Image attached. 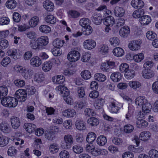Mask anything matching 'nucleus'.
<instances>
[{"mask_svg":"<svg viewBox=\"0 0 158 158\" xmlns=\"http://www.w3.org/2000/svg\"><path fill=\"white\" fill-rule=\"evenodd\" d=\"M48 43V37L46 36H42L38 38L35 40L31 41L30 45L34 49H40L47 45Z\"/></svg>","mask_w":158,"mask_h":158,"instance_id":"1","label":"nucleus"},{"mask_svg":"<svg viewBox=\"0 0 158 158\" xmlns=\"http://www.w3.org/2000/svg\"><path fill=\"white\" fill-rule=\"evenodd\" d=\"M64 143L63 146L64 149H68L71 147V145L73 142L72 136L69 134L65 135L64 137Z\"/></svg>","mask_w":158,"mask_h":158,"instance_id":"2","label":"nucleus"},{"mask_svg":"<svg viewBox=\"0 0 158 158\" xmlns=\"http://www.w3.org/2000/svg\"><path fill=\"white\" fill-rule=\"evenodd\" d=\"M80 57L79 52L76 50L72 51L68 54L67 58L70 61L73 62L78 60Z\"/></svg>","mask_w":158,"mask_h":158,"instance_id":"3","label":"nucleus"},{"mask_svg":"<svg viewBox=\"0 0 158 158\" xmlns=\"http://www.w3.org/2000/svg\"><path fill=\"white\" fill-rule=\"evenodd\" d=\"M115 67V63L113 61H107L106 62L102 64L101 65V69L104 72H108L110 69Z\"/></svg>","mask_w":158,"mask_h":158,"instance_id":"4","label":"nucleus"},{"mask_svg":"<svg viewBox=\"0 0 158 158\" xmlns=\"http://www.w3.org/2000/svg\"><path fill=\"white\" fill-rule=\"evenodd\" d=\"M142 77L145 79H149L153 78L155 75L154 71L150 69H144L142 72Z\"/></svg>","mask_w":158,"mask_h":158,"instance_id":"5","label":"nucleus"},{"mask_svg":"<svg viewBox=\"0 0 158 158\" xmlns=\"http://www.w3.org/2000/svg\"><path fill=\"white\" fill-rule=\"evenodd\" d=\"M24 89H19L17 90L15 94L18 101L20 102H24L27 98V95Z\"/></svg>","mask_w":158,"mask_h":158,"instance_id":"6","label":"nucleus"},{"mask_svg":"<svg viewBox=\"0 0 158 158\" xmlns=\"http://www.w3.org/2000/svg\"><path fill=\"white\" fill-rule=\"evenodd\" d=\"M142 42L140 40H133L129 44V48L132 51H135L140 48Z\"/></svg>","mask_w":158,"mask_h":158,"instance_id":"7","label":"nucleus"},{"mask_svg":"<svg viewBox=\"0 0 158 158\" xmlns=\"http://www.w3.org/2000/svg\"><path fill=\"white\" fill-rule=\"evenodd\" d=\"M107 151L104 149H101L99 148H93L91 154L94 156H97L100 155H107Z\"/></svg>","mask_w":158,"mask_h":158,"instance_id":"8","label":"nucleus"},{"mask_svg":"<svg viewBox=\"0 0 158 158\" xmlns=\"http://www.w3.org/2000/svg\"><path fill=\"white\" fill-rule=\"evenodd\" d=\"M84 47L86 49L90 50L95 48L96 45L95 41L92 39L86 40L84 43Z\"/></svg>","mask_w":158,"mask_h":158,"instance_id":"9","label":"nucleus"},{"mask_svg":"<svg viewBox=\"0 0 158 158\" xmlns=\"http://www.w3.org/2000/svg\"><path fill=\"white\" fill-rule=\"evenodd\" d=\"M7 52L8 55L15 60L19 58L21 56V54L19 51L15 49H10Z\"/></svg>","mask_w":158,"mask_h":158,"instance_id":"10","label":"nucleus"},{"mask_svg":"<svg viewBox=\"0 0 158 158\" xmlns=\"http://www.w3.org/2000/svg\"><path fill=\"white\" fill-rule=\"evenodd\" d=\"M11 125L12 128L15 129H17L20 126V121L19 118L13 116L10 119Z\"/></svg>","mask_w":158,"mask_h":158,"instance_id":"11","label":"nucleus"},{"mask_svg":"<svg viewBox=\"0 0 158 158\" xmlns=\"http://www.w3.org/2000/svg\"><path fill=\"white\" fill-rule=\"evenodd\" d=\"M56 90L60 91V94L64 97L65 96H68L69 95V90L64 86L59 85L56 87Z\"/></svg>","mask_w":158,"mask_h":158,"instance_id":"12","label":"nucleus"},{"mask_svg":"<svg viewBox=\"0 0 158 158\" xmlns=\"http://www.w3.org/2000/svg\"><path fill=\"white\" fill-rule=\"evenodd\" d=\"M64 116L67 118H72L76 114V112L74 109H67L62 112Z\"/></svg>","mask_w":158,"mask_h":158,"instance_id":"13","label":"nucleus"},{"mask_svg":"<svg viewBox=\"0 0 158 158\" xmlns=\"http://www.w3.org/2000/svg\"><path fill=\"white\" fill-rule=\"evenodd\" d=\"M130 33V29L128 26L122 27L119 31V35L122 37H127Z\"/></svg>","mask_w":158,"mask_h":158,"instance_id":"14","label":"nucleus"},{"mask_svg":"<svg viewBox=\"0 0 158 158\" xmlns=\"http://www.w3.org/2000/svg\"><path fill=\"white\" fill-rule=\"evenodd\" d=\"M0 130L6 133H9L11 131L9 125L5 122H2L0 124Z\"/></svg>","mask_w":158,"mask_h":158,"instance_id":"15","label":"nucleus"},{"mask_svg":"<svg viewBox=\"0 0 158 158\" xmlns=\"http://www.w3.org/2000/svg\"><path fill=\"white\" fill-rule=\"evenodd\" d=\"M43 6L44 8L48 11H52L54 9V5L53 3L49 0H46L43 2Z\"/></svg>","mask_w":158,"mask_h":158,"instance_id":"16","label":"nucleus"},{"mask_svg":"<svg viewBox=\"0 0 158 158\" xmlns=\"http://www.w3.org/2000/svg\"><path fill=\"white\" fill-rule=\"evenodd\" d=\"M131 4L132 6L135 9L142 8L144 5L143 2L141 0H132Z\"/></svg>","mask_w":158,"mask_h":158,"instance_id":"17","label":"nucleus"},{"mask_svg":"<svg viewBox=\"0 0 158 158\" xmlns=\"http://www.w3.org/2000/svg\"><path fill=\"white\" fill-rule=\"evenodd\" d=\"M103 23L106 26H112L115 23V20L112 16H108L104 19Z\"/></svg>","mask_w":158,"mask_h":158,"instance_id":"18","label":"nucleus"},{"mask_svg":"<svg viewBox=\"0 0 158 158\" xmlns=\"http://www.w3.org/2000/svg\"><path fill=\"white\" fill-rule=\"evenodd\" d=\"M151 21V19L148 15H143L139 19V22L143 25H148Z\"/></svg>","mask_w":158,"mask_h":158,"instance_id":"19","label":"nucleus"},{"mask_svg":"<svg viewBox=\"0 0 158 158\" xmlns=\"http://www.w3.org/2000/svg\"><path fill=\"white\" fill-rule=\"evenodd\" d=\"M36 127L35 125L30 123H25L24 125L25 129L29 133L34 132Z\"/></svg>","mask_w":158,"mask_h":158,"instance_id":"20","label":"nucleus"},{"mask_svg":"<svg viewBox=\"0 0 158 158\" xmlns=\"http://www.w3.org/2000/svg\"><path fill=\"white\" fill-rule=\"evenodd\" d=\"M102 17L100 15H98L96 13L93 15L92 21L96 25H100L102 22Z\"/></svg>","mask_w":158,"mask_h":158,"instance_id":"21","label":"nucleus"},{"mask_svg":"<svg viewBox=\"0 0 158 158\" xmlns=\"http://www.w3.org/2000/svg\"><path fill=\"white\" fill-rule=\"evenodd\" d=\"M30 64L33 66L39 67L41 64V60L38 56L32 58L30 61Z\"/></svg>","mask_w":158,"mask_h":158,"instance_id":"22","label":"nucleus"},{"mask_svg":"<svg viewBox=\"0 0 158 158\" xmlns=\"http://www.w3.org/2000/svg\"><path fill=\"white\" fill-rule=\"evenodd\" d=\"M125 10L123 7L116 6L114 9V13L117 17H122L125 14Z\"/></svg>","mask_w":158,"mask_h":158,"instance_id":"23","label":"nucleus"},{"mask_svg":"<svg viewBox=\"0 0 158 158\" xmlns=\"http://www.w3.org/2000/svg\"><path fill=\"white\" fill-rule=\"evenodd\" d=\"M87 122L89 125L91 126H96L99 124V121L97 118L93 117L89 118Z\"/></svg>","mask_w":158,"mask_h":158,"instance_id":"24","label":"nucleus"},{"mask_svg":"<svg viewBox=\"0 0 158 158\" xmlns=\"http://www.w3.org/2000/svg\"><path fill=\"white\" fill-rule=\"evenodd\" d=\"M110 78L114 82H118L121 79V74L119 72H114L111 75Z\"/></svg>","mask_w":158,"mask_h":158,"instance_id":"25","label":"nucleus"},{"mask_svg":"<svg viewBox=\"0 0 158 158\" xmlns=\"http://www.w3.org/2000/svg\"><path fill=\"white\" fill-rule=\"evenodd\" d=\"M105 102L104 100L102 98H99L95 101L94 106L97 109H100L102 108Z\"/></svg>","mask_w":158,"mask_h":158,"instance_id":"26","label":"nucleus"},{"mask_svg":"<svg viewBox=\"0 0 158 158\" xmlns=\"http://www.w3.org/2000/svg\"><path fill=\"white\" fill-rule=\"evenodd\" d=\"M147 100L143 97H138L135 100V104L139 107H142L143 104L147 102Z\"/></svg>","mask_w":158,"mask_h":158,"instance_id":"27","label":"nucleus"},{"mask_svg":"<svg viewBox=\"0 0 158 158\" xmlns=\"http://www.w3.org/2000/svg\"><path fill=\"white\" fill-rule=\"evenodd\" d=\"M75 125L77 129L79 130H84L86 128L83 122L80 120H77L75 122Z\"/></svg>","mask_w":158,"mask_h":158,"instance_id":"28","label":"nucleus"},{"mask_svg":"<svg viewBox=\"0 0 158 158\" xmlns=\"http://www.w3.org/2000/svg\"><path fill=\"white\" fill-rule=\"evenodd\" d=\"M107 139L105 136L100 135L98 138L97 140V144L101 146L104 145L107 142Z\"/></svg>","mask_w":158,"mask_h":158,"instance_id":"29","label":"nucleus"},{"mask_svg":"<svg viewBox=\"0 0 158 158\" xmlns=\"http://www.w3.org/2000/svg\"><path fill=\"white\" fill-rule=\"evenodd\" d=\"M150 137L151 133L149 131H144L140 133L139 138L141 140L145 141L148 139Z\"/></svg>","mask_w":158,"mask_h":158,"instance_id":"30","label":"nucleus"},{"mask_svg":"<svg viewBox=\"0 0 158 158\" xmlns=\"http://www.w3.org/2000/svg\"><path fill=\"white\" fill-rule=\"evenodd\" d=\"M138 127L140 128H143L147 127L148 125V122L143 119L138 120L136 122Z\"/></svg>","mask_w":158,"mask_h":158,"instance_id":"31","label":"nucleus"},{"mask_svg":"<svg viewBox=\"0 0 158 158\" xmlns=\"http://www.w3.org/2000/svg\"><path fill=\"white\" fill-rule=\"evenodd\" d=\"M53 81L56 84H62L65 81V78L63 75H58L55 77Z\"/></svg>","mask_w":158,"mask_h":158,"instance_id":"32","label":"nucleus"},{"mask_svg":"<svg viewBox=\"0 0 158 158\" xmlns=\"http://www.w3.org/2000/svg\"><path fill=\"white\" fill-rule=\"evenodd\" d=\"M96 135L93 132H90L87 135L86 140L89 143H91L93 142L95 139Z\"/></svg>","mask_w":158,"mask_h":158,"instance_id":"33","label":"nucleus"},{"mask_svg":"<svg viewBox=\"0 0 158 158\" xmlns=\"http://www.w3.org/2000/svg\"><path fill=\"white\" fill-rule=\"evenodd\" d=\"M113 53L114 55L117 56H121L124 54L123 50L121 48H116L113 50Z\"/></svg>","mask_w":158,"mask_h":158,"instance_id":"34","label":"nucleus"},{"mask_svg":"<svg viewBox=\"0 0 158 158\" xmlns=\"http://www.w3.org/2000/svg\"><path fill=\"white\" fill-rule=\"evenodd\" d=\"M8 89L6 86H0V99L5 97L7 94Z\"/></svg>","mask_w":158,"mask_h":158,"instance_id":"35","label":"nucleus"},{"mask_svg":"<svg viewBox=\"0 0 158 158\" xmlns=\"http://www.w3.org/2000/svg\"><path fill=\"white\" fill-rule=\"evenodd\" d=\"M142 110L144 112L146 113H149L151 111L152 106L151 104L148 102L147 100V102L145 103L141 107Z\"/></svg>","mask_w":158,"mask_h":158,"instance_id":"36","label":"nucleus"},{"mask_svg":"<svg viewBox=\"0 0 158 158\" xmlns=\"http://www.w3.org/2000/svg\"><path fill=\"white\" fill-rule=\"evenodd\" d=\"M39 30L41 32L45 34L49 33L51 31V27L45 25L40 26L39 27Z\"/></svg>","mask_w":158,"mask_h":158,"instance_id":"37","label":"nucleus"},{"mask_svg":"<svg viewBox=\"0 0 158 158\" xmlns=\"http://www.w3.org/2000/svg\"><path fill=\"white\" fill-rule=\"evenodd\" d=\"M52 67V63L51 61H46L43 65L42 69L45 72L49 71Z\"/></svg>","mask_w":158,"mask_h":158,"instance_id":"38","label":"nucleus"},{"mask_svg":"<svg viewBox=\"0 0 158 158\" xmlns=\"http://www.w3.org/2000/svg\"><path fill=\"white\" fill-rule=\"evenodd\" d=\"M90 21L88 18H83L80 20L79 23L83 28L90 26Z\"/></svg>","mask_w":158,"mask_h":158,"instance_id":"39","label":"nucleus"},{"mask_svg":"<svg viewBox=\"0 0 158 158\" xmlns=\"http://www.w3.org/2000/svg\"><path fill=\"white\" fill-rule=\"evenodd\" d=\"M45 21L47 23L54 24L56 22V20L54 16L52 15H47L45 18Z\"/></svg>","mask_w":158,"mask_h":158,"instance_id":"40","label":"nucleus"},{"mask_svg":"<svg viewBox=\"0 0 158 158\" xmlns=\"http://www.w3.org/2000/svg\"><path fill=\"white\" fill-rule=\"evenodd\" d=\"M16 2L14 0H8L6 2V6L8 8L12 9L16 6Z\"/></svg>","mask_w":158,"mask_h":158,"instance_id":"41","label":"nucleus"},{"mask_svg":"<svg viewBox=\"0 0 158 158\" xmlns=\"http://www.w3.org/2000/svg\"><path fill=\"white\" fill-rule=\"evenodd\" d=\"M135 75V71L133 70L129 69L126 71L124 74L125 77L128 79L133 78Z\"/></svg>","mask_w":158,"mask_h":158,"instance_id":"42","label":"nucleus"},{"mask_svg":"<svg viewBox=\"0 0 158 158\" xmlns=\"http://www.w3.org/2000/svg\"><path fill=\"white\" fill-rule=\"evenodd\" d=\"M39 22V18L37 16H34L31 18L29 23L31 27H34L37 25Z\"/></svg>","mask_w":158,"mask_h":158,"instance_id":"43","label":"nucleus"},{"mask_svg":"<svg viewBox=\"0 0 158 158\" xmlns=\"http://www.w3.org/2000/svg\"><path fill=\"white\" fill-rule=\"evenodd\" d=\"M59 148L58 145L55 143L50 145L49 146V150L50 152L52 154L57 152Z\"/></svg>","mask_w":158,"mask_h":158,"instance_id":"44","label":"nucleus"},{"mask_svg":"<svg viewBox=\"0 0 158 158\" xmlns=\"http://www.w3.org/2000/svg\"><path fill=\"white\" fill-rule=\"evenodd\" d=\"M144 14L143 9L138 10L134 11L132 14L133 16L135 18H141Z\"/></svg>","mask_w":158,"mask_h":158,"instance_id":"45","label":"nucleus"},{"mask_svg":"<svg viewBox=\"0 0 158 158\" xmlns=\"http://www.w3.org/2000/svg\"><path fill=\"white\" fill-rule=\"evenodd\" d=\"M82 31L83 34L86 35H88L92 33L93 29L92 27L90 26H89L82 28Z\"/></svg>","mask_w":158,"mask_h":158,"instance_id":"46","label":"nucleus"},{"mask_svg":"<svg viewBox=\"0 0 158 158\" xmlns=\"http://www.w3.org/2000/svg\"><path fill=\"white\" fill-rule=\"evenodd\" d=\"M64 44L63 41H61L58 39H55L53 42V46L56 48H59L62 47Z\"/></svg>","mask_w":158,"mask_h":158,"instance_id":"47","label":"nucleus"},{"mask_svg":"<svg viewBox=\"0 0 158 158\" xmlns=\"http://www.w3.org/2000/svg\"><path fill=\"white\" fill-rule=\"evenodd\" d=\"M94 78L95 80L100 82H103L106 80V77L102 73H97L95 75Z\"/></svg>","mask_w":158,"mask_h":158,"instance_id":"48","label":"nucleus"},{"mask_svg":"<svg viewBox=\"0 0 158 158\" xmlns=\"http://www.w3.org/2000/svg\"><path fill=\"white\" fill-rule=\"evenodd\" d=\"M129 85L130 86L135 89L139 88L141 86V84L139 81H131L129 83Z\"/></svg>","mask_w":158,"mask_h":158,"instance_id":"49","label":"nucleus"},{"mask_svg":"<svg viewBox=\"0 0 158 158\" xmlns=\"http://www.w3.org/2000/svg\"><path fill=\"white\" fill-rule=\"evenodd\" d=\"M26 94L28 95H31L34 94L36 92V89L33 86H28L25 90Z\"/></svg>","mask_w":158,"mask_h":158,"instance_id":"50","label":"nucleus"},{"mask_svg":"<svg viewBox=\"0 0 158 158\" xmlns=\"http://www.w3.org/2000/svg\"><path fill=\"white\" fill-rule=\"evenodd\" d=\"M86 105L85 102H78L75 103L74 106L75 109L79 110L81 109Z\"/></svg>","mask_w":158,"mask_h":158,"instance_id":"51","label":"nucleus"},{"mask_svg":"<svg viewBox=\"0 0 158 158\" xmlns=\"http://www.w3.org/2000/svg\"><path fill=\"white\" fill-rule=\"evenodd\" d=\"M109 41L111 44L114 47L118 46L119 43V39L116 37L110 38Z\"/></svg>","mask_w":158,"mask_h":158,"instance_id":"52","label":"nucleus"},{"mask_svg":"<svg viewBox=\"0 0 158 158\" xmlns=\"http://www.w3.org/2000/svg\"><path fill=\"white\" fill-rule=\"evenodd\" d=\"M45 138L48 140L52 141L55 137V135L53 133L50 132L49 131H46L45 133Z\"/></svg>","mask_w":158,"mask_h":158,"instance_id":"53","label":"nucleus"},{"mask_svg":"<svg viewBox=\"0 0 158 158\" xmlns=\"http://www.w3.org/2000/svg\"><path fill=\"white\" fill-rule=\"evenodd\" d=\"M81 77L85 80L89 79L91 77L90 73L88 70H85L81 73Z\"/></svg>","mask_w":158,"mask_h":158,"instance_id":"54","label":"nucleus"},{"mask_svg":"<svg viewBox=\"0 0 158 158\" xmlns=\"http://www.w3.org/2000/svg\"><path fill=\"white\" fill-rule=\"evenodd\" d=\"M8 143L7 139L6 137L2 135H0V146H5Z\"/></svg>","mask_w":158,"mask_h":158,"instance_id":"55","label":"nucleus"},{"mask_svg":"<svg viewBox=\"0 0 158 158\" xmlns=\"http://www.w3.org/2000/svg\"><path fill=\"white\" fill-rule=\"evenodd\" d=\"M73 150L74 152L76 154H79L83 152V148L79 145H75L73 147Z\"/></svg>","mask_w":158,"mask_h":158,"instance_id":"56","label":"nucleus"},{"mask_svg":"<svg viewBox=\"0 0 158 158\" xmlns=\"http://www.w3.org/2000/svg\"><path fill=\"white\" fill-rule=\"evenodd\" d=\"M144 55L143 53H139L135 55L133 57V58L135 61L137 62H140L144 59Z\"/></svg>","mask_w":158,"mask_h":158,"instance_id":"57","label":"nucleus"},{"mask_svg":"<svg viewBox=\"0 0 158 158\" xmlns=\"http://www.w3.org/2000/svg\"><path fill=\"white\" fill-rule=\"evenodd\" d=\"M77 92L78 97L79 98L84 97L85 95V93L84 89L83 87H78L77 89Z\"/></svg>","mask_w":158,"mask_h":158,"instance_id":"58","label":"nucleus"},{"mask_svg":"<svg viewBox=\"0 0 158 158\" xmlns=\"http://www.w3.org/2000/svg\"><path fill=\"white\" fill-rule=\"evenodd\" d=\"M99 52L102 55H105L108 53V48L106 45L101 46L99 49Z\"/></svg>","mask_w":158,"mask_h":158,"instance_id":"59","label":"nucleus"},{"mask_svg":"<svg viewBox=\"0 0 158 158\" xmlns=\"http://www.w3.org/2000/svg\"><path fill=\"white\" fill-rule=\"evenodd\" d=\"M13 21L16 23L19 22L21 19V15L18 12H14L13 15Z\"/></svg>","mask_w":158,"mask_h":158,"instance_id":"60","label":"nucleus"},{"mask_svg":"<svg viewBox=\"0 0 158 158\" xmlns=\"http://www.w3.org/2000/svg\"><path fill=\"white\" fill-rule=\"evenodd\" d=\"M14 83L16 86L19 87H22L24 86L25 84V82L23 80L17 79L15 80Z\"/></svg>","mask_w":158,"mask_h":158,"instance_id":"61","label":"nucleus"},{"mask_svg":"<svg viewBox=\"0 0 158 158\" xmlns=\"http://www.w3.org/2000/svg\"><path fill=\"white\" fill-rule=\"evenodd\" d=\"M11 62V60L9 57H6L4 58L1 62V64L4 67H6Z\"/></svg>","mask_w":158,"mask_h":158,"instance_id":"62","label":"nucleus"},{"mask_svg":"<svg viewBox=\"0 0 158 158\" xmlns=\"http://www.w3.org/2000/svg\"><path fill=\"white\" fill-rule=\"evenodd\" d=\"M156 34L152 31H149L146 33V37L148 39L152 40L156 38Z\"/></svg>","mask_w":158,"mask_h":158,"instance_id":"63","label":"nucleus"},{"mask_svg":"<svg viewBox=\"0 0 158 158\" xmlns=\"http://www.w3.org/2000/svg\"><path fill=\"white\" fill-rule=\"evenodd\" d=\"M149 155L151 158H157L158 157V152L156 150L152 149L149 152Z\"/></svg>","mask_w":158,"mask_h":158,"instance_id":"64","label":"nucleus"}]
</instances>
